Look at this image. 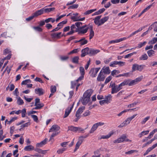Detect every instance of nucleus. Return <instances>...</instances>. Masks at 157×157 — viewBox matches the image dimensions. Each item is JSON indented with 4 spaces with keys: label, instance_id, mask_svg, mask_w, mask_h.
Here are the masks:
<instances>
[{
    "label": "nucleus",
    "instance_id": "nucleus-37",
    "mask_svg": "<svg viewBox=\"0 0 157 157\" xmlns=\"http://www.w3.org/2000/svg\"><path fill=\"white\" fill-rule=\"evenodd\" d=\"M157 41V37H154L151 40H150L148 43L149 44H153L155 43Z\"/></svg>",
    "mask_w": 157,
    "mask_h": 157
},
{
    "label": "nucleus",
    "instance_id": "nucleus-45",
    "mask_svg": "<svg viewBox=\"0 0 157 157\" xmlns=\"http://www.w3.org/2000/svg\"><path fill=\"white\" fill-rule=\"evenodd\" d=\"M21 113L22 117H25L26 113L25 109H24L22 111L21 110Z\"/></svg>",
    "mask_w": 157,
    "mask_h": 157
},
{
    "label": "nucleus",
    "instance_id": "nucleus-52",
    "mask_svg": "<svg viewBox=\"0 0 157 157\" xmlns=\"http://www.w3.org/2000/svg\"><path fill=\"white\" fill-rule=\"evenodd\" d=\"M35 16L34 14L33 13L32 14V15L30 17L26 18V21H29L32 19H33L34 17H35Z\"/></svg>",
    "mask_w": 157,
    "mask_h": 157
},
{
    "label": "nucleus",
    "instance_id": "nucleus-42",
    "mask_svg": "<svg viewBox=\"0 0 157 157\" xmlns=\"http://www.w3.org/2000/svg\"><path fill=\"white\" fill-rule=\"evenodd\" d=\"M31 117L33 118L34 121L36 122H38V120L37 116L35 115H31Z\"/></svg>",
    "mask_w": 157,
    "mask_h": 157
},
{
    "label": "nucleus",
    "instance_id": "nucleus-47",
    "mask_svg": "<svg viewBox=\"0 0 157 157\" xmlns=\"http://www.w3.org/2000/svg\"><path fill=\"white\" fill-rule=\"evenodd\" d=\"M60 58L61 60L65 61L68 59L69 57L67 56H60Z\"/></svg>",
    "mask_w": 157,
    "mask_h": 157
},
{
    "label": "nucleus",
    "instance_id": "nucleus-13",
    "mask_svg": "<svg viewBox=\"0 0 157 157\" xmlns=\"http://www.w3.org/2000/svg\"><path fill=\"white\" fill-rule=\"evenodd\" d=\"M88 29V27H87L85 28L84 30H82L80 27V28H78L77 29H76V30L75 31V32H78V33H82L85 34L86 33Z\"/></svg>",
    "mask_w": 157,
    "mask_h": 157
},
{
    "label": "nucleus",
    "instance_id": "nucleus-49",
    "mask_svg": "<svg viewBox=\"0 0 157 157\" xmlns=\"http://www.w3.org/2000/svg\"><path fill=\"white\" fill-rule=\"evenodd\" d=\"M150 116H147L146 117L144 118L142 121L141 123V124H144L146 123V122L150 119Z\"/></svg>",
    "mask_w": 157,
    "mask_h": 157
},
{
    "label": "nucleus",
    "instance_id": "nucleus-26",
    "mask_svg": "<svg viewBox=\"0 0 157 157\" xmlns=\"http://www.w3.org/2000/svg\"><path fill=\"white\" fill-rule=\"evenodd\" d=\"M126 138V136L124 135H123L118 139V140L119 142L120 143L124 141Z\"/></svg>",
    "mask_w": 157,
    "mask_h": 157
},
{
    "label": "nucleus",
    "instance_id": "nucleus-22",
    "mask_svg": "<svg viewBox=\"0 0 157 157\" xmlns=\"http://www.w3.org/2000/svg\"><path fill=\"white\" fill-rule=\"evenodd\" d=\"M34 147L31 145L26 146L24 148L25 151H30L32 150H34Z\"/></svg>",
    "mask_w": 157,
    "mask_h": 157
},
{
    "label": "nucleus",
    "instance_id": "nucleus-50",
    "mask_svg": "<svg viewBox=\"0 0 157 157\" xmlns=\"http://www.w3.org/2000/svg\"><path fill=\"white\" fill-rule=\"evenodd\" d=\"M90 114V112L89 110L86 111L84 113L82 114V116L85 117L89 116Z\"/></svg>",
    "mask_w": 157,
    "mask_h": 157
},
{
    "label": "nucleus",
    "instance_id": "nucleus-8",
    "mask_svg": "<svg viewBox=\"0 0 157 157\" xmlns=\"http://www.w3.org/2000/svg\"><path fill=\"white\" fill-rule=\"evenodd\" d=\"M60 128V127L58 125H53L49 130V132H58V131L59 130Z\"/></svg>",
    "mask_w": 157,
    "mask_h": 157
},
{
    "label": "nucleus",
    "instance_id": "nucleus-28",
    "mask_svg": "<svg viewBox=\"0 0 157 157\" xmlns=\"http://www.w3.org/2000/svg\"><path fill=\"white\" fill-rule=\"evenodd\" d=\"M98 127L96 124H94L90 131V133H93V132L97 129Z\"/></svg>",
    "mask_w": 157,
    "mask_h": 157
},
{
    "label": "nucleus",
    "instance_id": "nucleus-35",
    "mask_svg": "<svg viewBox=\"0 0 157 157\" xmlns=\"http://www.w3.org/2000/svg\"><path fill=\"white\" fill-rule=\"evenodd\" d=\"M79 58L78 56H75L72 59V62L73 63H78V60Z\"/></svg>",
    "mask_w": 157,
    "mask_h": 157
},
{
    "label": "nucleus",
    "instance_id": "nucleus-6",
    "mask_svg": "<svg viewBox=\"0 0 157 157\" xmlns=\"http://www.w3.org/2000/svg\"><path fill=\"white\" fill-rule=\"evenodd\" d=\"M68 129L69 130L73 131L74 132H76L77 131H83L84 130L79 127H76L73 126H71L68 127Z\"/></svg>",
    "mask_w": 157,
    "mask_h": 157
},
{
    "label": "nucleus",
    "instance_id": "nucleus-5",
    "mask_svg": "<svg viewBox=\"0 0 157 157\" xmlns=\"http://www.w3.org/2000/svg\"><path fill=\"white\" fill-rule=\"evenodd\" d=\"M100 68V67H98L91 69L89 72V73L90 74V76L92 77H96L97 74Z\"/></svg>",
    "mask_w": 157,
    "mask_h": 157
},
{
    "label": "nucleus",
    "instance_id": "nucleus-29",
    "mask_svg": "<svg viewBox=\"0 0 157 157\" xmlns=\"http://www.w3.org/2000/svg\"><path fill=\"white\" fill-rule=\"evenodd\" d=\"M67 22V20L66 19L60 23H59L57 25V26L59 27H61V28L63 27V25L66 24Z\"/></svg>",
    "mask_w": 157,
    "mask_h": 157
},
{
    "label": "nucleus",
    "instance_id": "nucleus-24",
    "mask_svg": "<svg viewBox=\"0 0 157 157\" xmlns=\"http://www.w3.org/2000/svg\"><path fill=\"white\" fill-rule=\"evenodd\" d=\"M109 17L108 16L107 17H105L102 19H101L100 21V23L101 24H99V25H101L102 24H103L106 21L109 19Z\"/></svg>",
    "mask_w": 157,
    "mask_h": 157
},
{
    "label": "nucleus",
    "instance_id": "nucleus-30",
    "mask_svg": "<svg viewBox=\"0 0 157 157\" xmlns=\"http://www.w3.org/2000/svg\"><path fill=\"white\" fill-rule=\"evenodd\" d=\"M17 103L19 105H22L24 104V102L21 98L19 97L17 98Z\"/></svg>",
    "mask_w": 157,
    "mask_h": 157
},
{
    "label": "nucleus",
    "instance_id": "nucleus-21",
    "mask_svg": "<svg viewBox=\"0 0 157 157\" xmlns=\"http://www.w3.org/2000/svg\"><path fill=\"white\" fill-rule=\"evenodd\" d=\"M47 6H46L45 7L43 8L45 13H48L54 10L55 9V8L54 7L49 8H46V7Z\"/></svg>",
    "mask_w": 157,
    "mask_h": 157
},
{
    "label": "nucleus",
    "instance_id": "nucleus-25",
    "mask_svg": "<svg viewBox=\"0 0 157 157\" xmlns=\"http://www.w3.org/2000/svg\"><path fill=\"white\" fill-rule=\"evenodd\" d=\"M105 10V9L104 8H103L99 10L97 12H96L94 13V14H93L92 15L93 16L100 14L101 13H102Z\"/></svg>",
    "mask_w": 157,
    "mask_h": 157
},
{
    "label": "nucleus",
    "instance_id": "nucleus-11",
    "mask_svg": "<svg viewBox=\"0 0 157 157\" xmlns=\"http://www.w3.org/2000/svg\"><path fill=\"white\" fill-rule=\"evenodd\" d=\"M103 73L105 74H109L110 73V70L109 67H104L101 71Z\"/></svg>",
    "mask_w": 157,
    "mask_h": 157
},
{
    "label": "nucleus",
    "instance_id": "nucleus-57",
    "mask_svg": "<svg viewBox=\"0 0 157 157\" xmlns=\"http://www.w3.org/2000/svg\"><path fill=\"white\" fill-rule=\"evenodd\" d=\"M137 103H138L137 102H135L132 103L131 104H130L128 105V108L133 107L135 105H136Z\"/></svg>",
    "mask_w": 157,
    "mask_h": 157
},
{
    "label": "nucleus",
    "instance_id": "nucleus-44",
    "mask_svg": "<svg viewBox=\"0 0 157 157\" xmlns=\"http://www.w3.org/2000/svg\"><path fill=\"white\" fill-rule=\"evenodd\" d=\"M78 50H79L78 48L74 49L73 50H72V51H71V52H69L68 53V54L70 55V54H72L73 53H76L79 51Z\"/></svg>",
    "mask_w": 157,
    "mask_h": 157
},
{
    "label": "nucleus",
    "instance_id": "nucleus-19",
    "mask_svg": "<svg viewBox=\"0 0 157 157\" xmlns=\"http://www.w3.org/2000/svg\"><path fill=\"white\" fill-rule=\"evenodd\" d=\"M101 16H98L95 17L94 19V22L95 24L98 25V26H99L100 25H99V24H101L100 23V21L99 20L100 19Z\"/></svg>",
    "mask_w": 157,
    "mask_h": 157
},
{
    "label": "nucleus",
    "instance_id": "nucleus-48",
    "mask_svg": "<svg viewBox=\"0 0 157 157\" xmlns=\"http://www.w3.org/2000/svg\"><path fill=\"white\" fill-rule=\"evenodd\" d=\"M112 77L110 76L108 77H107L105 79V83L107 84L108 82H109L112 79Z\"/></svg>",
    "mask_w": 157,
    "mask_h": 157
},
{
    "label": "nucleus",
    "instance_id": "nucleus-14",
    "mask_svg": "<svg viewBox=\"0 0 157 157\" xmlns=\"http://www.w3.org/2000/svg\"><path fill=\"white\" fill-rule=\"evenodd\" d=\"M100 52L99 50H95L93 49H91L89 50V55L90 56L94 55Z\"/></svg>",
    "mask_w": 157,
    "mask_h": 157
},
{
    "label": "nucleus",
    "instance_id": "nucleus-31",
    "mask_svg": "<svg viewBox=\"0 0 157 157\" xmlns=\"http://www.w3.org/2000/svg\"><path fill=\"white\" fill-rule=\"evenodd\" d=\"M136 108H134V109H125V110H124L122 111H121V112L119 113L118 115H117V116H121L123 113H125V112H126L128 111H131V110H134V109H136Z\"/></svg>",
    "mask_w": 157,
    "mask_h": 157
},
{
    "label": "nucleus",
    "instance_id": "nucleus-64",
    "mask_svg": "<svg viewBox=\"0 0 157 157\" xmlns=\"http://www.w3.org/2000/svg\"><path fill=\"white\" fill-rule=\"evenodd\" d=\"M10 49L8 48H6L4 50V54L6 55L7 54H9L10 52Z\"/></svg>",
    "mask_w": 157,
    "mask_h": 157
},
{
    "label": "nucleus",
    "instance_id": "nucleus-40",
    "mask_svg": "<svg viewBox=\"0 0 157 157\" xmlns=\"http://www.w3.org/2000/svg\"><path fill=\"white\" fill-rule=\"evenodd\" d=\"M85 109V107L84 106H82L81 107H80L77 110V112L78 113H79L80 114H81L82 113L83 111Z\"/></svg>",
    "mask_w": 157,
    "mask_h": 157
},
{
    "label": "nucleus",
    "instance_id": "nucleus-27",
    "mask_svg": "<svg viewBox=\"0 0 157 157\" xmlns=\"http://www.w3.org/2000/svg\"><path fill=\"white\" fill-rule=\"evenodd\" d=\"M17 118V117H13L9 121H8L7 119H6L5 121V124L6 125V122H7V124H10L12 122L16 120Z\"/></svg>",
    "mask_w": 157,
    "mask_h": 157
},
{
    "label": "nucleus",
    "instance_id": "nucleus-56",
    "mask_svg": "<svg viewBox=\"0 0 157 157\" xmlns=\"http://www.w3.org/2000/svg\"><path fill=\"white\" fill-rule=\"evenodd\" d=\"M137 151L135 150H131L128 151L126 152L125 153L126 154L129 155L135 152H137Z\"/></svg>",
    "mask_w": 157,
    "mask_h": 157
},
{
    "label": "nucleus",
    "instance_id": "nucleus-43",
    "mask_svg": "<svg viewBox=\"0 0 157 157\" xmlns=\"http://www.w3.org/2000/svg\"><path fill=\"white\" fill-rule=\"evenodd\" d=\"M118 61H114L112 62L110 64L109 66L111 67H114V65H118Z\"/></svg>",
    "mask_w": 157,
    "mask_h": 157
},
{
    "label": "nucleus",
    "instance_id": "nucleus-55",
    "mask_svg": "<svg viewBox=\"0 0 157 157\" xmlns=\"http://www.w3.org/2000/svg\"><path fill=\"white\" fill-rule=\"evenodd\" d=\"M99 103L101 105H102L105 103L108 104L109 103L108 102V101L105 99L103 100L100 101H99Z\"/></svg>",
    "mask_w": 157,
    "mask_h": 157
},
{
    "label": "nucleus",
    "instance_id": "nucleus-10",
    "mask_svg": "<svg viewBox=\"0 0 157 157\" xmlns=\"http://www.w3.org/2000/svg\"><path fill=\"white\" fill-rule=\"evenodd\" d=\"M105 77L103 73L100 71L97 78V80L99 82L102 81L104 80Z\"/></svg>",
    "mask_w": 157,
    "mask_h": 157
},
{
    "label": "nucleus",
    "instance_id": "nucleus-23",
    "mask_svg": "<svg viewBox=\"0 0 157 157\" xmlns=\"http://www.w3.org/2000/svg\"><path fill=\"white\" fill-rule=\"evenodd\" d=\"M113 134V132H111L106 136H102L100 139H107L109 138Z\"/></svg>",
    "mask_w": 157,
    "mask_h": 157
},
{
    "label": "nucleus",
    "instance_id": "nucleus-33",
    "mask_svg": "<svg viewBox=\"0 0 157 157\" xmlns=\"http://www.w3.org/2000/svg\"><path fill=\"white\" fill-rule=\"evenodd\" d=\"M105 100L108 101V102L109 103L112 100V96L111 94H109L108 96H105Z\"/></svg>",
    "mask_w": 157,
    "mask_h": 157
},
{
    "label": "nucleus",
    "instance_id": "nucleus-62",
    "mask_svg": "<svg viewBox=\"0 0 157 157\" xmlns=\"http://www.w3.org/2000/svg\"><path fill=\"white\" fill-rule=\"evenodd\" d=\"M120 0H111V2L113 4L119 3Z\"/></svg>",
    "mask_w": 157,
    "mask_h": 157
},
{
    "label": "nucleus",
    "instance_id": "nucleus-41",
    "mask_svg": "<svg viewBox=\"0 0 157 157\" xmlns=\"http://www.w3.org/2000/svg\"><path fill=\"white\" fill-rule=\"evenodd\" d=\"M146 43L147 42L146 41H144L143 43H140L138 44L137 47L138 48H140L145 45Z\"/></svg>",
    "mask_w": 157,
    "mask_h": 157
},
{
    "label": "nucleus",
    "instance_id": "nucleus-38",
    "mask_svg": "<svg viewBox=\"0 0 157 157\" xmlns=\"http://www.w3.org/2000/svg\"><path fill=\"white\" fill-rule=\"evenodd\" d=\"M155 52L153 50H150L147 51V53L148 56L150 57H151L152 56V55L154 54Z\"/></svg>",
    "mask_w": 157,
    "mask_h": 157
},
{
    "label": "nucleus",
    "instance_id": "nucleus-1",
    "mask_svg": "<svg viewBox=\"0 0 157 157\" xmlns=\"http://www.w3.org/2000/svg\"><path fill=\"white\" fill-rule=\"evenodd\" d=\"M93 92V90L91 89H90L85 92L83 95L82 101V103L83 105H86L88 102Z\"/></svg>",
    "mask_w": 157,
    "mask_h": 157
},
{
    "label": "nucleus",
    "instance_id": "nucleus-4",
    "mask_svg": "<svg viewBox=\"0 0 157 157\" xmlns=\"http://www.w3.org/2000/svg\"><path fill=\"white\" fill-rule=\"evenodd\" d=\"M124 85H128L129 86H133L136 84L135 80L128 79L124 80L123 82Z\"/></svg>",
    "mask_w": 157,
    "mask_h": 157
},
{
    "label": "nucleus",
    "instance_id": "nucleus-15",
    "mask_svg": "<svg viewBox=\"0 0 157 157\" xmlns=\"http://www.w3.org/2000/svg\"><path fill=\"white\" fill-rule=\"evenodd\" d=\"M44 12L43 8H42L41 9L36 11L33 14L34 15L35 17H36L39 15H41Z\"/></svg>",
    "mask_w": 157,
    "mask_h": 157
},
{
    "label": "nucleus",
    "instance_id": "nucleus-36",
    "mask_svg": "<svg viewBox=\"0 0 157 157\" xmlns=\"http://www.w3.org/2000/svg\"><path fill=\"white\" fill-rule=\"evenodd\" d=\"M81 39H83L80 42L81 46L85 45L88 42V41L86 40V39L85 37L82 38Z\"/></svg>",
    "mask_w": 157,
    "mask_h": 157
},
{
    "label": "nucleus",
    "instance_id": "nucleus-34",
    "mask_svg": "<svg viewBox=\"0 0 157 157\" xmlns=\"http://www.w3.org/2000/svg\"><path fill=\"white\" fill-rule=\"evenodd\" d=\"M55 21V19L52 18H49L45 20V22L46 23H48L49 22H51L52 23H53Z\"/></svg>",
    "mask_w": 157,
    "mask_h": 157
},
{
    "label": "nucleus",
    "instance_id": "nucleus-53",
    "mask_svg": "<svg viewBox=\"0 0 157 157\" xmlns=\"http://www.w3.org/2000/svg\"><path fill=\"white\" fill-rule=\"evenodd\" d=\"M56 91V87L55 86H51V92L52 93L55 92Z\"/></svg>",
    "mask_w": 157,
    "mask_h": 157
},
{
    "label": "nucleus",
    "instance_id": "nucleus-61",
    "mask_svg": "<svg viewBox=\"0 0 157 157\" xmlns=\"http://www.w3.org/2000/svg\"><path fill=\"white\" fill-rule=\"evenodd\" d=\"M25 99L28 102H30L33 100V98H26L25 96H24V97Z\"/></svg>",
    "mask_w": 157,
    "mask_h": 157
},
{
    "label": "nucleus",
    "instance_id": "nucleus-39",
    "mask_svg": "<svg viewBox=\"0 0 157 157\" xmlns=\"http://www.w3.org/2000/svg\"><path fill=\"white\" fill-rule=\"evenodd\" d=\"M80 72L81 75H84L85 70L83 67H79Z\"/></svg>",
    "mask_w": 157,
    "mask_h": 157
},
{
    "label": "nucleus",
    "instance_id": "nucleus-46",
    "mask_svg": "<svg viewBox=\"0 0 157 157\" xmlns=\"http://www.w3.org/2000/svg\"><path fill=\"white\" fill-rule=\"evenodd\" d=\"M94 36V32L93 30H90V39H91Z\"/></svg>",
    "mask_w": 157,
    "mask_h": 157
},
{
    "label": "nucleus",
    "instance_id": "nucleus-59",
    "mask_svg": "<svg viewBox=\"0 0 157 157\" xmlns=\"http://www.w3.org/2000/svg\"><path fill=\"white\" fill-rule=\"evenodd\" d=\"M77 83L74 81H72L71 82V88H74L76 85Z\"/></svg>",
    "mask_w": 157,
    "mask_h": 157
},
{
    "label": "nucleus",
    "instance_id": "nucleus-16",
    "mask_svg": "<svg viewBox=\"0 0 157 157\" xmlns=\"http://www.w3.org/2000/svg\"><path fill=\"white\" fill-rule=\"evenodd\" d=\"M126 39V37H123L122 38H121L118 39H116L114 40H112L110 41L109 42V44H112V43H117L120 42L121 41H122L124 40H125Z\"/></svg>",
    "mask_w": 157,
    "mask_h": 157
},
{
    "label": "nucleus",
    "instance_id": "nucleus-20",
    "mask_svg": "<svg viewBox=\"0 0 157 157\" xmlns=\"http://www.w3.org/2000/svg\"><path fill=\"white\" fill-rule=\"evenodd\" d=\"M83 142H82V140H79V139H78V141L76 145H75V147L74 150V151L75 152L79 148V147L81 145L82 143Z\"/></svg>",
    "mask_w": 157,
    "mask_h": 157
},
{
    "label": "nucleus",
    "instance_id": "nucleus-54",
    "mask_svg": "<svg viewBox=\"0 0 157 157\" xmlns=\"http://www.w3.org/2000/svg\"><path fill=\"white\" fill-rule=\"evenodd\" d=\"M143 78V76H141L140 77L136 78L134 80L137 83V82H139L140 81H141V80Z\"/></svg>",
    "mask_w": 157,
    "mask_h": 157
},
{
    "label": "nucleus",
    "instance_id": "nucleus-18",
    "mask_svg": "<svg viewBox=\"0 0 157 157\" xmlns=\"http://www.w3.org/2000/svg\"><path fill=\"white\" fill-rule=\"evenodd\" d=\"M53 133L52 134L49 140V141H51L52 143L54 141V140L53 138V137L57 135L60 132H53Z\"/></svg>",
    "mask_w": 157,
    "mask_h": 157
},
{
    "label": "nucleus",
    "instance_id": "nucleus-60",
    "mask_svg": "<svg viewBox=\"0 0 157 157\" xmlns=\"http://www.w3.org/2000/svg\"><path fill=\"white\" fill-rule=\"evenodd\" d=\"M13 93L14 95H16L17 96H18L19 92L18 89L17 88H16L15 90L13 92Z\"/></svg>",
    "mask_w": 157,
    "mask_h": 157
},
{
    "label": "nucleus",
    "instance_id": "nucleus-9",
    "mask_svg": "<svg viewBox=\"0 0 157 157\" xmlns=\"http://www.w3.org/2000/svg\"><path fill=\"white\" fill-rule=\"evenodd\" d=\"M89 48L88 47H86L82 49L81 51L82 54L81 56L82 57H84L86 55H89Z\"/></svg>",
    "mask_w": 157,
    "mask_h": 157
},
{
    "label": "nucleus",
    "instance_id": "nucleus-12",
    "mask_svg": "<svg viewBox=\"0 0 157 157\" xmlns=\"http://www.w3.org/2000/svg\"><path fill=\"white\" fill-rule=\"evenodd\" d=\"M35 92L36 94H38L39 96L42 95L44 93V90L42 88H39L36 89Z\"/></svg>",
    "mask_w": 157,
    "mask_h": 157
},
{
    "label": "nucleus",
    "instance_id": "nucleus-51",
    "mask_svg": "<svg viewBox=\"0 0 157 157\" xmlns=\"http://www.w3.org/2000/svg\"><path fill=\"white\" fill-rule=\"evenodd\" d=\"M33 28L38 32H40L42 31V29L39 26L33 27Z\"/></svg>",
    "mask_w": 157,
    "mask_h": 157
},
{
    "label": "nucleus",
    "instance_id": "nucleus-63",
    "mask_svg": "<svg viewBox=\"0 0 157 157\" xmlns=\"http://www.w3.org/2000/svg\"><path fill=\"white\" fill-rule=\"evenodd\" d=\"M68 143L69 142H64L61 143L60 145L62 147H66V145H67Z\"/></svg>",
    "mask_w": 157,
    "mask_h": 157
},
{
    "label": "nucleus",
    "instance_id": "nucleus-17",
    "mask_svg": "<svg viewBox=\"0 0 157 157\" xmlns=\"http://www.w3.org/2000/svg\"><path fill=\"white\" fill-rule=\"evenodd\" d=\"M61 32L58 33H54L51 34V35L52 38L60 39L61 38Z\"/></svg>",
    "mask_w": 157,
    "mask_h": 157
},
{
    "label": "nucleus",
    "instance_id": "nucleus-3",
    "mask_svg": "<svg viewBox=\"0 0 157 157\" xmlns=\"http://www.w3.org/2000/svg\"><path fill=\"white\" fill-rule=\"evenodd\" d=\"M144 67L145 65H139L136 64H134L133 65L132 68V71L133 72L136 70H137L141 71Z\"/></svg>",
    "mask_w": 157,
    "mask_h": 157
},
{
    "label": "nucleus",
    "instance_id": "nucleus-2",
    "mask_svg": "<svg viewBox=\"0 0 157 157\" xmlns=\"http://www.w3.org/2000/svg\"><path fill=\"white\" fill-rule=\"evenodd\" d=\"M123 82L118 86L116 85L114 82H111L109 87H112L111 93L113 94L117 93L122 89V86H124Z\"/></svg>",
    "mask_w": 157,
    "mask_h": 157
},
{
    "label": "nucleus",
    "instance_id": "nucleus-32",
    "mask_svg": "<svg viewBox=\"0 0 157 157\" xmlns=\"http://www.w3.org/2000/svg\"><path fill=\"white\" fill-rule=\"evenodd\" d=\"M148 57L147 56L146 54H144L142 55V56L140 58V60H147Z\"/></svg>",
    "mask_w": 157,
    "mask_h": 157
},
{
    "label": "nucleus",
    "instance_id": "nucleus-7",
    "mask_svg": "<svg viewBox=\"0 0 157 157\" xmlns=\"http://www.w3.org/2000/svg\"><path fill=\"white\" fill-rule=\"evenodd\" d=\"M74 105V103H73L72 104L71 107H68L66 109L65 114L63 117V118H65L68 116L73 109Z\"/></svg>",
    "mask_w": 157,
    "mask_h": 157
},
{
    "label": "nucleus",
    "instance_id": "nucleus-58",
    "mask_svg": "<svg viewBox=\"0 0 157 157\" xmlns=\"http://www.w3.org/2000/svg\"><path fill=\"white\" fill-rule=\"evenodd\" d=\"M125 62L121 61H118V65L120 67L123 66L125 65Z\"/></svg>",
    "mask_w": 157,
    "mask_h": 157
}]
</instances>
